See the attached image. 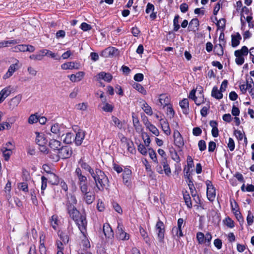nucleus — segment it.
<instances>
[{"mask_svg":"<svg viewBox=\"0 0 254 254\" xmlns=\"http://www.w3.org/2000/svg\"><path fill=\"white\" fill-rule=\"evenodd\" d=\"M68 213L70 217L75 222L81 233L84 235L87 226L85 216L81 214L74 206H72L68 208Z\"/></svg>","mask_w":254,"mask_h":254,"instance_id":"obj_1","label":"nucleus"},{"mask_svg":"<svg viewBox=\"0 0 254 254\" xmlns=\"http://www.w3.org/2000/svg\"><path fill=\"white\" fill-rule=\"evenodd\" d=\"M91 176L95 184L93 188L94 190L96 192L103 190L109 183L108 178L104 172L99 169H96Z\"/></svg>","mask_w":254,"mask_h":254,"instance_id":"obj_2","label":"nucleus"},{"mask_svg":"<svg viewBox=\"0 0 254 254\" xmlns=\"http://www.w3.org/2000/svg\"><path fill=\"white\" fill-rule=\"evenodd\" d=\"M202 91L201 87L199 86L197 87L196 89L192 90L189 94V98L192 100L197 106L205 103L206 101V99L204 98Z\"/></svg>","mask_w":254,"mask_h":254,"instance_id":"obj_3","label":"nucleus"},{"mask_svg":"<svg viewBox=\"0 0 254 254\" xmlns=\"http://www.w3.org/2000/svg\"><path fill=\"white\" fill-rule=\"evenodd\" d=\"M154 164V169L158 174L161 175L164 173L167 176L171 175V169L167 158H162L160 163L157 161V163Z\"/></svg>","mask_w":254,"mask_h":254,"instance_id":"obj_4","label":"nucleus"},{"mask_svg":"<svg viewBox=\"0 0 254 254\" xmlns=\"http://www.w3.org/2000/svg\"><path fill=\"white\" fill-rule=\"evenodd\" d=\"M74 173L78 179V184L80 190H85L86 188L90 187L89 185L87 183V177L82 174L80 168H76Z\"/></svg>","mask_w":254,"mask_h":254,"instance_id":"obj_5","label":"nucleus"},{"mask_svg":"<svg viewBox=\"0 0 254 254\" xmlns=\"http://www.w3.org/2000/svg\"><path fill=\"white\" fill-rule=\"evenodd\" d=\"M249 49L247 47L244 46L241 49L235 51L234 55L236 57L235 63L237 65H241L245 62L244 57L248 55Z\"/></svg>","mask_w":254,"mask_h":254,"instance_id":"obj_6","label":"nucleus"},{"mask_svg":"<svg viewBox=\"0 0 254 254\" xmlns=\"http://www.w3.org/2000/svg\"><path fill=\"white\" fill-rule=\"evenodd\" d=\"M196 239L199 244L209 246L212 239V236L209 233L204 235L202 233L198 232L196 234Z\"/></svg>","mask_w":254,"mask_h":254,"instance_id":"obj_7","label":"nucleus"},{"mask_svg":"<svg viewBox=\"0 0 254 254\" xmlns=\"http://www.w3.org/2000/svg\"><path fill=\"white\" fill-rule=\"evenodd\" d=\"M82 194V199L87 204H91L95 200V196L91 191L90 187L86 188L85 190H80Z\"/></svg>","mask_w":254,"mask_h":254,"instance_id":"obj_8","label":"nucleus"},{"mask_svg":"<svg viewBox=\"0 0 254 254\" xmlns=\"http://www.w3.org/2000/svg\"><path fill=\"white\" fill-rule=\"evenodd\" d=\"M20 66L19 61L16 60L14 64H11L9 66L7 72L3 76V79H6L10 77L20 67Z\"/></svg>","mask_w":254,"mask_h":254,"instance_id":"obj_9","label":"nucleus"},{"mask_svg":"<svg viewBox=\"0 0 254 254\" xmlns=\"http://www.w3.org/2000/svg\"><path fill=\"white\" fill-rule=\"evenodd\" d=\"M240 88L243 93H246L248 90L253 98H254V83L252 79L250 82L247 81L246 84L241 85Z\"/></svg>","mask_w":254,"mask_h":254,"instance_id":"obj_10","label":"nucleus"},{"mask_svg":"<svg viewBox=\"0 0 254 254\" xmlns=\"http://www.w3.org/2000/svg\"><path fill=\"white\" fill-rule=\"evenodd\" d=\"M206 185L207 186V198L211 201H213L216 196V191L211 181L207 180L206 181Z\"/></svg>","mask_w":254,"mask_h":254,"instance_id":"obj_11","label":"nucleus"},{"mask_svg":"<svg viewBox=\"0 0 254 254\" xmlns=\"http://www.w3.org/2000/svg\"><path fill=\"white\" fill-rule=\"evenodd\" d=\"M117 238L120 240H127L129 238V235L124 230V227L122 224L118 223L117 229Z\"/></svg>","mask_w":254,"mask_h":254,"instance_id":"obj_12","label":"nucleus"},{"mask_svg":"<svg viewBox=\"0 0 254 254\" xmlns=\"http://www.w3.org/2000/svg\"><path fill=\"white\" fill-rule=\"evenodd\" d=\"M131 171L128 168H125L123 171V183L127 187L131 186Z\"/></svg>","mask_w":254,"mask_h":254,"instance_id":"obj_13","label":"nucleus"},{"mask_svg":"<svg viewBox=\"0 0 254 254\" xmlns=\"http://www.w3.org/2000/svg\"><path fill=\"white\" fill-rule=\"evenodd\" d=\"M155 231L157 234L159 241L162 242L164 237V225L161 221H158L155 226Z\"/></svg>","mask_w":254,"mask_h":254,"instance_id":"obj_14","label":"nucleus"},{"mask_svg":"<svg viewBox=\"0 0 254 254\" xmlns=\"http://www.w3.org/2000/svg\"><path fill=\"white\" fill-rule=\"evenodd\" d=\"M173 137L174 144L176 146L180 148L184 145V142L183 138L180 132L177 129L174 130L173 133Z\"/></svg>","mask_w":254,"mask_h":254,"instance_id":"obj_15","label":"nucleus"},{"mask_svg":"<svg viewBox=\"0 0 254 254\" xmlns=\"http://www.w3.org/2000/svg\"><path fill=\"white\" fill-rule=\"evenodd\" d=\"M118 50L114 47H110L103 51L100 54L101 56L104 58L113 57L117 54Z\"/></svg>","mask_w":254,"mask_h":254,"instance_id":"obj_16","label":"nucleus"},{"mask_svg":"<svg viewBox=\"0 0 254 254\" xmlns=\"http://www.w3.org/2000/svg\"><path fill=\"white\" fill-rule=\"evenodd\" d=\"M72 151L70 147L68 146L61 147L59 150V156L60 157L65 159L69 158L72 154Z\"/></svg>","mask_w":254,"mask_h":254,"instance_id":"obj_17","label":"nucleus"},{"mask_svg":"<svg viewBox=\"0 0 254 254\" xmlns=\"http://www.w3.org/2000/svg\"><path fill=\"white\" fill-rule=\"evenodd\" d=\"M170 99L166 94H162L159 96L157 105L165 107L170 104Z\"/></svg>","mask_w":254,"mask_h":254,"instance_id":"obj_18","label":"nucleus"},{"mask_svg":"<svg viewBox=\"0 0 254 254\" xmlns=\"http://www.w3.org/2000/svg\"><path fill=\"white\" fill-rule=\"evenodd\" d=\"M22 98V95L18 94L11 98L8 103L9 109L13 110L16 108L20 103Z\"/></svg>","mask_w":254,"mask_h":254,"instance_id":"obj_19","label":"nucleus"},{"mask_svg":"<svg viewBox=\"0 0 254 254\" xmlns=\"http://www.w3.org/2000/svg\"><path fill=\"white\" fill-rule=\"evenodd\" d=\"M85 76V72L78 71L75 74H71L67 76L72 82H78L81 81Z\"/></svg>","mask_w":254,"mask_h":254,"instance_id":"obj_20","label":"nucleus"},{"mask_svg":"<svg viewBox=\"0 0 254 254\" xmlns=\"http://www.w3.org/2000/svg\"><path fill=\"white\" fill-rule=\"evenodd\" d=\"M80 68L79 63L74 62H69L64 63L61 65V68L64 70L67 69H78Z\"/></svg>","mask_w":254,"mask_h":254,"instance_id":"obj_21","label":"nucleus"},{"mask_svg":"<svg viewBox=\"0 0 254 254\" xmlns=\"http://www.w3.org/2000/svg\"><path fill=\"white\" fill-rule=\"evenodd\" d=\"M96 78L97 81H100V80L102 79L105 81L109 82L112 80L113 77L112 75L109 73L101 72L97 75Z\"/></svg>","mask_w":254,"mask_h":254,"instance_id":"obj_22","label":"nucleus"},{"mask_svg":"<svg viewBox=\"0 0 254 254\" xmlns=\"http://www.w3.org/2000/svg\"><path fill=\"white\" fill-rule=\"evenodd\" d=\"M36 142L38 145H46L47 140L42 132H36Z\"/></svg>","mask_w":254,"mask_h":254,"instance_id":"obj_23","label":"nucleus"},{"mask_svg":"<svg viewBox=\"0 0 254 254\" xmlns=\"http://www.w3.org/2000/svg\"><path fill=\"white\" fill-rule=\"evenodd\" d=\"M187 168H185L184 169V171L185 172L184 176H185V177L189 178V176H190V169L193 167L194 164H193V159L191 158V157L190 156H188L187 157Z\"/></svg>","mask_w":254,"mask_h":254,"instance_id":"obj_24","label":"nucleus"},{"mask_svg":"<svg viewBox=\"0 0 254 254\" xmlns=\"http://www.w3.org/2000/svg\"><path fill=\"white\" fill-rule=\"evenodd\" d=\"M103 229L104 233L107 238L112 239L114 237L113 231L108 223L104 224Z\"/></svg>","mask_w":254,"mask_h":254,"instance_id":"obj_25","label":"nucleus"},{"mask_svg":"<svg viewBox=\"0 0 254 254\" xmlns=\"http://www.w3.org/2000/svg\"><path fill=\"white\" fill-rule=\"evenodd\" d=\"M11 87L7 86L0 91V103L2 102L10 94Z\"/></svg>","mask_w":254,"mask_h":254,"instance_id":"obj_26","label":"nucleus"},{"mask_svg":"<svg viewBox=\"0 0 254 254\" xmlns=\"http://www.w3.org/2000/svg\"><path fill=\"white\" fill-rule=\"evenodd\" d=\"M160 122L162 129L164 133L167 135H170L171 131L168 122L164 119H161Z\"/></svg>","mask_w":254,"mask_h":254,"instance_id":"obj_27","label":"nucleus"},{"mask_svg":"<svg viewBox=\"0 0 254 254\" xmlns=\"http://www.w3.org/2000/svg\"><path fill=\"white\" fill-rule=\"evenodd\" d=\"M85 137L84 131L82 130H79L76 134V136L74 138L75 143L77 145L81 144Z\"/></svg>","mask_w":254,"mask_h":254,"instance_id":"obj_28","label":"nucleus"},{"mask_svg":"<svg viewBox=\"0 0 254 254\" xmlns=\"http://www.w3.org/2000/svg\"><path fill=\"white\" fill-rule=\"evenodd\" d=\"M49 146L54 150H60L62 147L61 142L55 139H51L49 141Z\"/></svg>","mask_w":254,"mask_h":254,"instance_id":"obj_29","label":"nucleus"},{"mask_svg":"<svg viewBox=\"0 0 254 254\" xmlns=\"http://www.w3.org/2000/svg\"><path fill=\"white\" fill-rule=\"evenodd\" d=\"M242 37L239 33H237L231 36V43L233 47H236L239 44Z\"/></svg>","mask_w":254,"mask_h":254,"instance_id":"obj_30","label":"nucleus"},{"mask_svg":"<svg viewBox=\"0 0 254 254\" xmlns=\"http://www.w3.org/2000/svg\"><path fill=\"white\" fill-rule=\"evenodd\" d=\"M144 125L153 134L156 136H158L159 135V131L154 125L148 121L144 123Z\"/></svg>","mask_w":254,"mask_h":254,"instance_id":"obj_31","label":"nucleus"},{"mask_svg":"<svg viewBox=\"0 0 254 254\" xmlns=\"http://www.w3.org/2000/svg\"><path fill=\"white\" fill-rule=\"evenodd\" d=\"M199 21L196 18L192 19L190 22L189 29L190 31L195 32L198 29Z\"/></svg>","mask_w":254,"mask_h":254,"instance_id":"obj_32","label":"nucleus"},{"mask_svg":"<svg viewBox=\"0 0 254 254\" xmlns=\"http://www.w3.org/2000/svg\"><path fill=\"white\" fill-rule=\"evenodd\" d=\"M50 222L53 229L57 230L60 223L58 216L56 215H53L50 219Z\"/></svg>","mask_w":254,"mask_h":254,"instance_id":"obj_33","label":"nucleus"},{"mask_svg":"<svg viewBox=\"0 0 254 254\" xmlns=\"http://www.w3.org/2000/svg\"><path fill=\"white\" fill-rule=\"evenodd\" d=\"M78 164L83 169L88 171L91 175H92V174L94 172L93 169L83 159H80L78 161Z\"/></svg>","mask_w":254,"mask_h":254,"instance_id":"obj_34","label":"nucleus"},{"mask_svg":"<svg viewBox=\"0 0 254 254\" xmlns=\"http://www.w3.org/2000/svg\"><path fill=\"white\" fill-rule=\"evenodd\" d=\"M210 126L212 127L211 133L213 137H216L219 135V131L218 129V124L214 121L210 122Z\"/></svg>","mask_w":254,"mask_h":254,"instance_id":"obj_35","label":"nucleus"},{"mask_svg":"<svg viewBox=\"0 0 254 254\" xmlns=\"http://www.w3.org/2000/svg\"><path fill=\"white\" fill-rule=\"evenodd\" d=\"M43 51L44 49L40 50L36 54L31 55L29 56V58L35 61H41L43 60V57L45 56L44 53H43Z\"/></svg>","mask_w":254,"mask_h":254,"instance_id":"obj_36","label":"nucleus"},{"mask_svg":"<svg viewBox=\"0 0 254 254\" xmlns=\"http://www.w3.org/2000/svg\"><path fill=\"white\" fill-rule=\"evenodd\" d=\"M225 43V41H224L223 40H222V42L214 46V51L216 54L217 55L221 56L223 55L224 52H223V48L222 46V45H224Z\"/></svg>","mask_w":254,"mask_h":254,"instance_id":"obj_37","label":"nucleus"},{"mask_svg":"<svg viewBox=\"0 0 254 254\" xmlns=\"http://www.w3.org/2000/svg\"><path fill=\"white\" fill-rule=\"evenodd\" d=\"M180 106L183 110V112L187 114L189 112V103L187 99H184L180 102Z\"/></svg>","mask_w":254,"mask_h":254,"instance_id":"obj_38","label":"nucleus"},{"mask_svg":"<svg viewBox=\"0 0 254 254\" xmlns=\"http://www.w3.org/2000/svg\"><path fill=\"white\" fill-rule=\"evenodd\" d=\"M62 137H63L64 141L67 144L71 143L74 141V135L70 132L66 133L65 135L63 134Z\"/></svg>","mask_w":254,"mask_h":254,"instance_id":"obj_39","label":"nucleus"},{"mask_svg":"<svg viewBox=\"0 0 254 254\" xmlns=\"http://www.w3.org/2000/svg\"><path fill=\"white\" fill-rule=\"evenodd\" d=\"M211 95L217 99H220L223 97L222 92L219 91L217 87H214L213 88L211 92Z\"/></svg>","mask_w":254,"mask_h":254,"instance_id":"obj_40","label":"nucleus"},{"mask_svg":"<svg viewBox=\"0 0 254 254\" xmlns=\"http://www.w3.org/2000/svg\"><path fill=\"white\" fill-rule=\"evenodd\" d=\"M49 182L52 185H58L60 182V179L55 174L50 173L48 176Z\"/></svg>","mask_w":254,"mask_h":254,"instance_id":"obj_41","label":"nucleus"},{"mask_svg":"<svg viewBox=\"0 0 254 254\" xmlns=\"http://www.w3.org/2000/svg\"><path fill=\"white\" fill-rule=\"evenodd\" d=\"M112 121L113 125L119 129H122L124 127V123L121 121L118 118L115 116L112 117Z\"/></svg>","mask_w":254,"mask_h":254,"instance_id":"obj_42","label":"nucleus"},{"mask_svg":"<svg viewBox=\"0 0 254 254\" xmlns=\"http://www.w3.org/2000/svg\"><path fill=\"white\" fill-rule=\"evenodd\" d=\"M132 86L135 89H136L141 94L144 95L147 94L146 90L141 84L137 83H134L132 85Z\"/></svg>","mask_w":254,"mask_h":254,"instance_id":"obj_43","label":"nucleus"},{"mask_svg":"<svg viewBox=\"0 0 254 254\" xmlns=\"http://www.w3.org/2000/svg\"><path fill=\"white\" fill-rule=\"evenodd\" d=\"M39 119V116L38 114H34L31 115L29 118L28 119V123L32 125L34 124H35L38 122Z\"/></svg>","mask_w":254,"mask_h":254,"instance_id":"obj_44","label":"nucleus"},{"mask_svg":"<svg viewBox=\"0 0 254 254\" xmlns=\"http://www.w3.org/2000/svg\"><path fill=\"white\" fill-rule=\"evenodd\" d=\"M149 155L151 159L153 161L154 163H157V155L155 151L151 148H148Z\"/></svg>","mask_w":254,"mask_h":254,"instance_id":"obj_45","label":"nucleus"},{"mask_svg":"<svg viewBox=\"0 0 254 254\" xmlns=\"http://www.w3.org/2000/svg\"><path fill=\"white\" fill-rule=\"evenodd\" d=\"M141 136L143 140L145 145L148 147L150 145L151 140L148 134L146 132H142Z\"/></svg>","mask_w":254,"mask_h":254,"instance_id":"obj_46","label":"nucleus"},{"mask_svg":"<svg viewBox=\"0 0 254 254\" xmlns=\"http://www.w3.org/2000/svg\"><path fill=\"white\" fill-rule=\"evenodd\" d=\"M224 224L229 228H233L235 226V223L234 221L230 218L229 217H226L224 220Z\"/></svg>","mask_w":254,"mask_h":254,"instance_id":"obj_47","label":"nucleus"},{"mask_svg":"<svg viewBox=\"0 0 254 254\" xmlns=\"http://www.w3.org/2000/svg\"><path fill=\"white\" fill-rule=\"evenodd\" d=\"M184 198L188 207L190 208L192 207L191 198L190 195L187 192L184 194Z\"/></svg>","mask_w":254,"mask_h":254,"instance_id":"obj_48","label":"nucleus"},{"mask_svg":"<svg viewBox=\"0 0 254 254\" xmlns=\"http://www.w3.org/2000/svg\"><path fill=\"white\" fill-rule=\"evenodd\" d=\"M142 108L146 114L148 115H152L153 112L152 109L146 103H143Z\"/></svg>","mask_w":254,"mask_h":254,"instance_id":"obj_49","label":"nucleus"},{"mask_svg":"<svg viewBox=\"0 0 254 254\" xmlns=\"http://www.w3.org/2000/svg\"><path fill=\"white\" fill-rule=\"evenodd\" d=\"M51 131L52 133L58 135L60 131V125L58 124H55L52 126Z\"/></svg>","mask_w":254,"mask_h":254,"instance_id":"obj_50","label":"nucleus"},{"mask_svg":"<svg viewBox=\"0 0 254 254\" xmlns=\"http://www.w3.org/2000/svg\"><path fill=\"white\" fill-rule=\"evenodd\" d=\"M113 106L107 103H104L103 104L102 110L106 112H111L113 110Z\"/></svg>","mask_w":254,"mask_h":254,"instance_id":"obj_51","label":"nucleus"},{"mask_svg":"<svg viewBox=\"0 0 254 254\" xmlns=\"http://www.w3.org/2000/svg\"><path fill=\"white\" fill-rule=\"evenodd\" d=\"M1 151L2 153V155L3 157L4 158V159L7 161L9 159L10 156L11 155L12 153V151L2 149H1Z\"/></svg>","mask_w":254,"mask_h":254,"instance_id":"obj_52","label":"nucleus"},{"mask_svg":"<svg viewBox=\"0 0 254 254\" xmlns=\"http://www.w3.org/2000/svg\"><path fill=\"white\" fill-rule=\"evenodd\" d=\"M43 53H44L45 56H49L51 57L52 58L55 59L56 60H60V58H58L57 57V55L54 53L52 52V51L48 50L47 49H44V51L43 52Z\"/></svg>","mask_w":254,"mask_h":254,"instance_id":"obj_53","label":"nucleus"},{"mask_svg":"<svg viewBox=\"0 0 254 254\" xmlns=\"http://www.w3.org/2000/svg\"><path fill=\"white\" fill-rule=\"evenodd\" d=\"M233 213L234 214L236 218L240 222V224H243L244 222V220L239 210L238 211L236 210L235 212H233Z\"/></svg>","mask_w":254,"mask_h":254,"instance_id":"obj_54","label":"nucleus"},{"mask_svg":"<svg viewBox=\"0 0 254 254\" xmlns=\"http://www.w3.org/2000/svg\"><path fill=\"white\" fill-rule=\"evenodd\" d=\"M224 0H219V1L216 4L213 9L214 15H217L221 7L222 6V3Z\"/></svg>","mask_w":254,"mask_h":254,"instance_id":"obj_55","label":"nucleus"},{"mask_svg":"<svg viewBox=\"0 0 254 254\" xmlns=\"http://www.w3.org/2000/svg\"><path fill=\"white\" fill-rule=\"evenodd\" d=\"M147 150L146 146L143 144H140L138 146V151L143 155H146L147 154Z\"/></svg>","mask_w":254,"mask_h":254,"instance_id":"obj_56","label":"nucleus"},{"mask_svg":"<svg viewBox=\"0 0 254 254\" xmlns=\"http://www.w3.org/2000/svg\"><path fill=\"white\" fill-rule=\"evenodd\" d=\"M48 179L44 176L41 177L42 185H41V193L44 194V190L46 189L47 186Z\"/></svg>","mask_w":254,"mask_h":254,"instance_id":"obj_57","label":"nucleus"},{"mask_svg":"<svg viewBox=\"0 0 254 254\" xmlns=\"http://www.w3.org/2000/svg\"><path fill=\"white\" fill-rule=\"evenodd\" d=\"M179 16L176 15L174 17L173 20V26H174V30L175 31H177L180 28V25L179 22Z\"/></svg>","mask_w":254,"mask_h":254,"instance_id":"obj_58","label":"nucleus"},{"mask_svg":"<svg viewBox=\"0 0 254 254\" xmlns=\"http://www.w3.org/2000/svg\"><path fill=\"white\" fill-rule=\"evenodd\" d=\"M166 113L170 118H173L174 117L175 115V111L171 104L167 106Z\"/></svg>","mask_w":254,"mask_h":254,"instance_id":"obj_59","label":"nucleus"},{"mask_svg":"<svg viewBox=\"0 0 254 254\" xmlns=\"http://www.w3.org/2000/svg\"><path fill=\"white\" fill-rule=\"evenodd\" d=\"M14 145L11 142H7L1 147L2 149L12 150L14 149Z\"/></svg>","mask_w":254,"mask_h":254,"instance_id":"obj_60","label":"nucleus"},{"mask_svg":"<svg viewBox=\"0 0 254 254\" xmlns=\"http://www.w3.org/2000/svg\"><path fill=\"white\" fill-rule=\"evenodd\" d=\"M11 128V126L8 122H3L0 124V131L4 129H9Z\"/></svg>","mask_w":254,"mask_h":254,"instance_id":"obj_61","label":"nucleus"},{"mask_svg":"<svg viewBox=\"0 0 254 254\" xmlns=\"http://www.w3.org/2000/svg\"><path fill=\"white\" fill-rule=\"evenodd\" d=\"M14 51L15 52H26V45H19L14 48Z\"/></svg>","mask_w":254,"mask_h":254,"instance_id":"obj_62","label":"nucleus"},{"mask_svg":"<svg viewBox=\"0 0 254 254\" xmlns=\"http://www.w3.org/2000/svg\"><path fill=\"white\" fill-rule=\"evenodd\" d=\"M234 135L239 140H242L244 137V132L240 130H235Z\"/></svg>","mask_w":254,"mask_h":254,"instance_id":"obj_63","label":"nucleus"},{"mask_svg":"<svg viewBox=\"0 0 254 254\" xmlns=\"http://www.w3.org/2000/svg\"><path fill=\"white\" fill-rule=\"evenodd\" d=\"M173 233L178 237H180L183 236L182 230L180 228L174 227L172 230Z\"/></svg>","mask_w":254,"mask_h":254,"instance_id":"obj_64","label":"nucleus"}]
</instances>
